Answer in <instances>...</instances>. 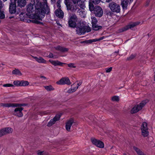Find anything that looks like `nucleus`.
I'll return each mask as SVG.
<instances>
[{
	"mask_svg": "<svg viewBox=\"0 0 155 155\" xmlns=\"http://www.w3.org/2000/svg\"><path fill=\"white\" fill-rule=\"evenodd\" d=\"M34 2L35 8V13L29 15V18L42 21V19L45 17V14L47 15L46 5L39 0H34Z\"/></svg>",
	"mask_w": 155,
	"mask_h": 155,
	"instance_id": "f257e3e1",
	"label": "nucleus"
},
{
	"mask_svg": "<svg viewBox=\"0 0 155 155\" xmlns=\"http://www.w3.org/2000/svg\"><path fill=\"white\" fill-rule=\"evenodd\" d=\"M89 10L96 17L100 18L103 16V10L100 6L98 5L94 6L92 3L89 2Z\"/></svg>",
	"mask_w": 155,
	"mask_h": 155,
	"instance_id": "f03ea898",
	"label": "nucleus"
},
{
	"mask_svg": "<svg viewBox=\"0 0 155 155\" xmlns=\"http://www.w3.org/2000/svg\"><path fill=\"white\" fill-rule=\"evenodd\" d=\"M17 0H10L9 12L10 15L9 17L10 19L15 18L17 15L19 14L20 11H16V2Z\"/></svg>",
	"mask_w": 155,
	"mask_h": 155,
	"instance_id": "7ed1b4c3",
	"label": "nucleus"
},
{
	"mask_svg": "<svg viewBox=\"0 0 155 155\" xmlns=\"http://www.w3.org/2000/svg\"><path fill=\"white\" fill-rule=\"evenodd\" d=\"M148 101H149L148 100H143L139 104L136 105L131 110V113L133 114L138 112L139 110H141L142 108Z\"/></svg>",
	"mask_w": 155,
	"mask_h": 155,
	"instance_id": "20e7f679",
	"label": "nucleus"
},
{
	"mask_svg": "<svg viewBox=\"0 0 155 155\" xmlns=\"http://www.w3.org/2000/svg\"><path fill=\"white\" fill-rule=\"evenodd\" d=\"M78 21V18L75 14L72 15L68 19V26L71 28H75L77 26V22Z\"/></svg>",
	"mask_w": 155,
	"mask_h": 155,
	"instance_id": "39448f33",
	"label": "nucleus"
},
{
	"mask_svg": "<svg viewBox=\"0 0 155 155\" xmlns=\"http://www.w3.org/2000/svg\"><path fill=\"white\" fill-rule=\"evenodd\" d=\"M64 3L68 11L70 10L72 12H75L78 8V3L74 4L69 1H64Z\"/></svg>",
	"mask_w": 155,
	"mask_h": 155,
	"instance_id": "423d86ee",
	"label": "nucleus"
},
{
	"mask_svg": "<svg viewBox=\"0 0 155 155\" xmlns=\"http://www.w3.org/2000/svg\"><path fill=\"white\" fill-rule=\"evenodd\" d=\"M75 28H76L77 33L79 35H84L86 32V26L84 23H82L81 24L80 22L79 24Z\"/></svg>",
	"mask_w": 155,
	"mask_h": 155,
	"instance_id": "0eeeda50",
	"label": "nucleus"
},
{
	"mask_svg": "<svg viewBox=\"0 0 155 155\" xmlns=\"http://www.w3.org/2000/svg\"><path fill=\"white\" fill-rule=\"evenodd\" d=\"M27 104H18V103H3L0 104V106L3 107H21L22 106H26Z\"/></svg>",
	"mask_w": 155,
	"mask_h": 155,
	"instance_id": "6e6552de",
	"label": "nucleus"
},
{
	"mask_svg": "<svg viewBox=\"0 0 155 155\" xmlns=\"http://www.w3.org/2000/svg\"><path fill=\"white\" fill-rule=\"evenodd\" d=\"M109 7L113 12L119 13L120 11V5L114 2H111L109 4Z\"/></svg>",
	"mask_w": 155,
	"mask_h": 155,
	"instance_id": "1a4fd4ad",
	"label": "nucleus"
},
{
	"mask_svg": "<svg viewBox=\"0 0 155 155\" xmlns=\"http://www.w3.org/2000/svg\"><path fill=\"white\" fill-rule=\"evenodd\" d=\"M140 23V22L137 21L126 25L120 29V32H123L128 30L129 29H131L135 26L139 25Z\"/></svg>",
	"mask_w": 155,
	"mask_h": 155,
	"instance_id": "9d476101",
	"label": "nucleus"
},
{
	"mask_svg": "<svg viewBox=\"0 0 155 155\" xmlns=\"http://www.w3.org/2000/svg\"><path fill=\"white\" fill-rule=\"evenodd\" d=\"M56 83L60 85L67 84L70 85L71 84L69 79L67 77L62 78L59 81H57Z\"/></svg>",
	"mask_w": 155,
	"mask_h": 155,
	"instance_id": "9b49d317",
	"label": "nucleus"
},
{
	"mask_svg": "<svg viewBox=\"0 0 155 155\" xmlns=\"http://www.w3.org/2000/svg\"><path fill=\"white\" fill-rule=\"evenodd\" d=\"M24 109L23 107H17L14 110L13 114L14 115L16 116L19 117H21L23 116V114L22 112Z\"/></svg>",
	"mask_w": 155,
	"mask_h": 155,
	"instance_id": "f8f14e48",
	"label": "nucleus"
},
{
	"mask_svg": "<svg viewBox=\"0 0 155 155\" xmlns=\"http://www.w3.org/2000/svg\"><path fill=\"white\" fill-rule=\"evenodd\" d=\"M91 139L92 143L97 147L99 148L104 147V143L103 142L95 138H91Z\"/></svg>",
	"mask_w": 155,
	"mask_h": 155,
	"instance_id": "ddd939ff",
	"label": "nucleus"
},
{
	"mask_svg": "<svg viewBox=\"0 0 155 155\" xmlns=\"http://www.w3.org/2000/svg\"><path fill=\"white\" fill-rule=\"evenodd\" d=\"M35 6L33 5V4L30 3L28 5L26 6V11L27 12V15L29 16V15L28 14H30L31 13L33 12L34 11H35V10L34 9Z\"/></svg>",
	"mask_w": 155,
	"mask_h": 155,
	"instance_id": "4468645a",
	"label": "nucleus"
},
{
	"mask_svg": "<svg viewBox=\"0 0 155 155\" xmlns=\"http://www.w3.org/2000/svg\"><path fill=\"white\" fill-rule=\"evenodd\" d=\"M104 38V36H102L98 39L96 38L93 39H90L88 40H85L82 41H81V43H85L87 44H91L93 42L100 41L102 40H103Z\"/></svg>",
	"mask_w": 155,
	"mask_h": 155,
	"instance_id": "2eb2a0df",
	"label": "nucleus"
},
{
	"mask_svg": "<svg viewBox=\"0 0 155 155\" xmlns=\"http://www.w3.org/2000/svg\"><path fill=\"white\" fill-rule=\"evenodd\" d=\"M55 15L59 18H63L64 17V12L61 8H58L55 12Z\"/></svg>",
	"mask_w": 155,
	"mask_h": 155,
	"instance_id": "dca6fc26",
	"label": "nucleus"
},
{
	"mask_svg": "<svg viewBox=\"0 0 155 155\" xmlns=\"http://www.w3.org/2000/svg\"><path fill=\"white\" fill-rule=\"evenodd\" d=\"M49 61L54 66H63V64H66L65 63L61 62L57 60L56 61H54L51 60H49Z\"/></svg>",
	"mask_w": 155,
	"mask_h": 155,
	"instance_id": "f3484780",
	"label": "nucleus"
},
{
	"mask_svg": "<svg viewBox=\"0 0 155 155\" xmlns=\"http://www.w3.org/2000/svg\"><path fill=\"white\" fill-rule=\"evenodd\" d=\"M74 123L73 120L72 119L69 120L66 123V129L68 131L70 130V128L73 123Z\"/></svg>",
	"mask_w": 155,
	"mask_h": 155,
	"instance_id": "a211bd4d",
	"label": "nucleus"
},
{
	"mask_svg": "<svg viewBox=\"0 0 155 155\" xmlns=\"http://www.w3.org/2000/svg\"><path fill=\"white\" fill-rule=\"evenodd\" d=\"M4 135L7 134L11 133L12 131V129L11 127H6L2 129Z\"/></svg>",
	"mask_w": 155,
	"mask_h": 155,
	"instance_id": "6ab92c4d",
	"label": "nucleus"
},
{
	"mask_svg": "<svg viewBox=\"0 0 155 155\" xmlns=\"http://www.w3.org/2000/svg\"><path fill=\"white\" fill-rule=\"evenodd\" d=\"M26 0H17V6L21 8L24 7L26 5Z\"/></svg>",
	"mask_w": 155,
	"mask_h": 155,
	"instance_id": "aec40b11",
	"label": "nucleus"
},
{
	"mask_svg": "<svg viewBox=\"0 0 155 155\" xmlns=\"http://www.w3.org/2000/svg\"><path fill=\"white\" fill-rule=\"evenodd\" d=\"M56 50L57 51H59L62 52H66L68 50V49L67 48H64L58 46L55 48Z\"/></svg>",
	"mask_w": 155,
	"mask_h": 155,
	"instance_id": "412c9836",
	"label": "nucleus"
},
{
	"mask_svg": "<svg viewBox=\"0 0 155 155\" xmlns=\"http://www.w3.org/2000/svg\"><path fill=\"white\" fill-rule=\"evenodd\" d=\"M2 3L1 0H0V19H3L5 18V15L4 11H2L1 9L3 8Z\"/></svg>",
	"mask_w": 155,
	"mask_h": 155,
	"instance_id": "4be33fe9",
	"label": "nucleus"
},
{
	"mask_svg": "<svg viewBox=\"0 0 155 155\" xmlns=\"http://www.w3.org/2000/svg\"><path fill=\"white\" fill-rule=\"evenodd\" d=\"M12 74L16 75L21 76L22 75V74L21 72L18 69H15L13 70L12 72Z\"/></svg>",
	"mask_w": 155,
	"mask_h": 155,
	"instance_id": "5701e85b",
	"label": "nucleus"
},
{
	"mask_svg": "<svg viewBox=\"0 0 155 155\" xmlns=\"http://www.w3.org/2000/svg\"><path fill=\"white\" fill-rule=\"evenodd\" d=\"M43 2L44 3V5H46L47 10L46 11L47 12L46 13L47 15L49 14L50 13V8L48 5L47 0H43V2Z\"/></svg>",
	"mask_w": 155,
	"mask_h": 155,
	"instance_id": "b1692460",
	"label": "nucleus"
},
{
	"mask_svg": "<svg viewBox=\"0 0 155 155\" xmlns=\"http://www.w3.org/2000/svg\"><path fill=\"white\" fill-rule=\"evenodd\" d=\"M34 58L35 59L36 61L39 63H46V61L43 58L39 57L38 58L37 57H35Z\"/></svg>",
	"mask_w": 155,
	"mask_h": 155,
	"instance_id": "393cba45",
	"label": "nucleus"
},
{
	"mask_svg": "<svg viewBox=\"0 0 155 155\" xmlns=\"http://www.w3.org/2000/svg\"><path fill=\"white\" fill-rule=\"evenodd\" d=\"M93 29L95 31H97L100 29H101L102 28V27L101 26H99L97 25H92Z\"/></svg>",
	"mask_w": 155,
	"mask_h": 155,
	"instance_id": "a878e982",
	"label": "nucleus"
},
{
	"mask_svg": "<svg viewBox=\"0 0 155 155\" xmlns=\"http://www.w3.org/2000/svg\"><path fill=\"white\" fill-rule=\"evenodd\" d=\"M142 134L144 137H147L149 135V132L147 129H143L141 130Z\"/></svg>",
	"mask_w": 155,
	"mask_h": 155,
	"instance_id": "bb28decb",
	"label": "nucleus"
},
{
	"mask_svg": "<svg viewBox=\"0 0 155 155\" xmlns=\"http://www.w3.org/2000/svg\"><path fill=\"white\" fill-rule=\"evenodd\" d=\"M61 114H57L53 118V120H54L55 122L58 121L60 119L61 117Z\"/></svg>",
	"mask_w": 155,
	"mask_h": 155,
	"instance_id": "cd10ccee",
	"label": "nucleus"
},
{
	"mask_svg": "<svg viewBox=\"0 0 155 155\" xmlns=\"http://www.w3.org/2000/svg\"><path fill=\"white\" fill-rule=\"evenodd\" d=\"M148 129L147 123L145 122H143L141 127V130L143 129Z\"/></svg>",
	"mask_w": 155,
	"mask_h": 155,
	"instance_id": "c85d7f7f",
	"label": "nucleus"
},
{
	"mask_svg": "<svg viewBox=\"0 0 155 155\" xmlns=\"http://www.w3.org/2000/svg\"><path fill=\"white\" fill-rule=\"evenodd\" d=\"M21 86H26L29 84V82L27 81L22 80L21 81Z\"/></svg>",
	"mask_w": 155,
	"mask_h": 155,
	"instance_id": "c756f323",
	"label": "nucleus"
},
{
	"mask_svg": "<svg viewBox=\"0 0 155 155\" xmlns=\"http://www.w3.org/2000/svg\"><path fill=\"white\" fill-rule=\"evenodd\" d=\"M78 88V86L75 87L73 88H71L67 92L70 94L74 92Z\"/></svg>",
	"mask_w": 155,
	"mask_h": 155,
	"instance_id": "7c9ffc66",
	"label": "nucleus"
},
{
	"mask_svg": "<svg viewBox=\"0 0 155 155\" xmlns=\"http://www.w3.org/2000/svg\"><path fill=\"white\" fill-rule=\"evenodd\" d=\"M45 87L48 91H50L54 90V88H53L51 85L45 86Z\"/></svg>",
	"mask_w": 155,
	"mask_h": 155,
	"instance_id": "2f4dec72",
	"label": "nucleus"
},
{
	"mask_svg": "<svg viewBox=\"0 0 155 155\" xmlns=\"http://www.w3.org/2000/svg\"><path fill=\"white\" fill-rule=\"evenodd\" d=\"M92 18V21H91V24L92 25H95L97 24V20L96 17H93V18Z\"/></svg>",
	"mask_w": 155,
	"mask_h": 155,
	"instance_id": "473e14b6",
	"label": "nucleus"
},
{
	"mask_svg": "<svg viewBox=\"0 0 155 155\" xmlns=\"http://www.w3.org/2000/svg\"><path fill=\"white\" fill-rule=\"evenodd\" d=\"M122 7L123 9H127V1H125L124 2V1L122 3Z\"/></svg>",
	"mask_w": 155,
	"mask_h": 155,
	"instance_id": "72a5a7b5",
	"label": "nucleus"
},
{
	"mask_svg": "<svg viewBox=\"0 0 155 155\" xmlns=\"http://www.w3.org/2000/svg\"><path fill=\"white\" fill-rule=\"evenodd\" d=\"M55 122L53 120V119H51L50 121L47 124L48 127H50L52 125L54 124Z\"/></svg>",
	"mask_w": 155,
	"mask_h": 155,
	"instance_id": "f704fd0d",
	"label": "nucleus"
},
{
	"mask_svg": "<svg viewBox=\"0 0 155 155\" xmlns=\"http://www.w3.org/2000/svg\"><path fill=\"white\" fill-rule=\"evenodd\" d=\"M14 84L17 86H21V81L18 80L15 81L13 82Z\"/></svg>",
	"mask_w": 155,
	"mask_h": 155,
	"instance_id": "c9c22d12",
	"label": "nucleus"
},
{
	"mask_svg": "<svg viewBox=\"0 0 155 155\" xmlns=\"http://www.w3.org/2000/svg\"><path fill=\"white\" fill-rule=\"evenodd\" d=\"M111 99L113 101H118L119 100V98L118 96H114L112 97Z\"/></svg>",
	"mask_w": 155,
	"mask_h": 155,
	"instance_id": "e433bc0d",
	"label": "nucleus"
},
{
	"mask_svg": "<svg viewBox=\"0 0 155 155\" xmlns=\"http://www.w3.org/2000/svg\"><path fill=\"white\" fill-rule=\"evenodd\" d=\"M112 11H109V10H107L105 12V13H106V15H109L110 16H112L114 14Z\"/></svg>",
	"mask_w": 155,
	"mask_h": 155,
	"instance_id": "4c0bfd02",
	"label": "nucleus"
},
{
	"mask_svg": "<svg viewBox=\"0 0 155 155\" xmlns=\"http://www.w3.org/2000/svg\"><path fill=\"white\" fill-rule=\"evenodd\" d=\"M34 19H35L33 20V23L37 24H41L42 25H43V23L42 22H41L38 21L36 20V19H37L34 18Z\"/></svg>",
	"mask_w": 155,
	"mask_h": 155,
	"instance_id": "58836bf2",
	"label": "nucleus"
},
{
	"mask_svg": "<svg viewBox=\"0 0 155 155\" xmlns=\"http://www.w3.org/2000/svg\"><path fill=\"white\" fill-rule=\"evenodd\" d=\"M101 0H90L91 2L94 3L95 4H98L101 2Z\"/></svg>",
	"mask_w": 155,
	"mask_h": 155,
	"instance_id": "ea45409f",
	"label": "nucleus"
},
{
	"mask_svg": "<svg viewBox=\"0 0 155 155\" xmlns=\"http://www.w3.org/2000/svg\"><path fill=\"white\" fill-rule=\"evenodd\" d=\"M62 1V0H58L56 3L57 6L58 8H61V3Z\"/></svg>",
	"mask_w": 155,
	"mask_h": 155,
	"instance_id": "a19ab883",
	"label": "nucleus"
},
{
	"mask_svg": "<svg viewBox=\"0 0 155 155\" xmlns=\"http://www.w3.org/2000/svg\"><path fill=\"white\" fill-rule=\"evenodd\" d=\"M3 86L4 87H14V85L10 84H7L3 85Z\"/></svg>",
	"mask_w": 155,
	"mask_h": 155,
	"instance_id": "79ce46f5",
	"label": "nucleus"
},
{
	"mask_svg": "<svg viewBox=\"0 0 155 155\" xmlns=\"http://www.w3.org/2000/svg\"><path fill=\"white\" fill-rule=\"evenodd\" d=\"M133 149L137 153L141 151V150L139 148L135 146L133 147Z\"/></svg>",
	"mask_w": 155,
	"mask_h": 155,
	"instance_id": "37998d69",
	"label": "nucleus"
},
{
	"mask_svg": "<svg viewBox=\"0 0 155 155\" xmlns=\"http://www.w3.org/2000/svg\"><path fill=\"white\" fill-rule=\"evenodd\" d=\"M135 57V56L132 54L129 57L127 58V60H130L134 58Z\"/></svg>",
	"mask_w": 155,
	"mask_h": 155,
	"instance_id": "c03bdc74",
	"label": "nucleus"
},
{
	"mask_svg": "<svg viewBox=\"0 0 155 155\" xmlns=\"http://www.w3.org/2000/svg\"><path fill=\"white\" fill-rule=\"evenodd\" d=\"M68 66L70 68H75L76 67V66H74V64L73 63H70L68 64Z\"/></svg>",
	"mask_w": 155,
	"mask_h": 155,
	"instance_id": "a18cd8bd",
	"label": "nucleus"
},
{
	"mask_svg": "<svg viewBox=\"0 0 155 155\" xmlns=\"http://www.w3.org/2000/svg\"><path fill=\"white\" fill-rule=\"evenodd\" d=\"M91 29L88 26H86V31L87 32H89L91 31Z\"/></svg>",
	"mask_w": 155,
	"mask_h": 155,
	"instance_id": "49530a36",
	"label": "nucleus"
},
{
	"mask_svg": "<svg viewBox=\"0 0 155 155\" xmlns=\"http://www.w3.org/2000/svg\"><path fill=\"white\" fill-rule=\"evenodd\" d=\"M112 68V67H110L109 68L106 69V72L107 73L110 72L111 71Z\"/></svg>",
	"mask_w": 155,
	"mask_h": 155,
	"instance_id": "de8ad7c7",
	"label": "nucleus"
},
{
	"mask_svg": "<svg viewBox=\"0 0 155 155\" xmlns=\"http://www.w3.org/2000/svg\"><path fill=\"white\" fill-rule=\"evenodd\" d=\"M118 124H120L121 127H123L124 126V124L123 122L121 121H119L118 122Z\"/></svg>",
	"mask_w": 155,
	"mask_h": 155,
	"instance_id": "09e8293b",
	"label": "nucleus"
},
{
	"mask_svg": "<svg viewBox=\"0 0 155 155\" xmlns=\"http://www.w3.org/2000/svg\"><path fill=\"white\" fill-rule=\"evenodd\" d=\"M4 136V134L2 132V130L1 129L0 130V137H2V136Z\"/></svg>",
	"mask_w": 155,
	"mask_h": 155,
	"instance_id": "8fccbe9b",
	"label": "nucleus"
},
{
	"mask_svg": "<svg viewBox=\"0 0 155 155\" xmlns=\"http://www.w3.org/2000/svg\"><path fill=\"white\" fill-rule=\"evenodd\" d=\"M48 57L50 58H53V54L51 53H50Z\"/></svg>",
	"mask_w": 155,
	"mask_h": 155,
	"instance_id": "3c124183",
	"label": "nucleus"
},
{
	"mask_svg": "<svg viewBox=\"0 0 155 155\" xmlns=\"http://www.w3.org/2000/svg\"><path fill=\"white\" fill-rule=\"evenodd\" d=\"M44 151L39 152L38 153V155H43Z\"/></svg>",
	"mask_w": 155,
	"mask_h": 155,
	"instance_id": "603ef678",
	"label": "nucleus"
},
{
	"mask_svg": "<svg viewBox=\"0 0 155 155\" xmlns=\"http://www.w3.org/2000/svg\"><path fill=\"white\" fill-rule=\"evenodd\" d=\"M137 154L138 155H144V153L141 151Z\"/></svg>",
	"mask_w": 155,
	"mask_h": 155,
	"instance_id": "864d4df0",
	"label": "nucleus"
},
{
	"mask_svg": "<svg viewBox=\"0 0 155 155\" xmlns=\"http://www.w3.org/2000/svg\"><path fill=\"white\" fill-rule=\"evenodd\" d=\"M56 2V0H51V3L53 4H55Z\"/></svg>",
	"mask_w": 155,
	"mask_h": 155,
	"instance_id": "5fc2aeb1",
	"label": "nucleus"
},
{
	"mask_svg": "<svg viewBox=\"0 0 155 155\" xmlns=\"http://www.w3.org/2000/svg\"><path fill=\"white\" fill-rule=\"evenodd\" d=\"M150 2V0H147L146 1V5L147 6L149 4V3Z\"/></svg>",
	"mask_w": 155,
	"mask_h": 155,
	"instance_id": "6e6d98bb",
	"label": "nucleus"
},
{
	"mask_svg": "<svg viewBox=\"0 0 155 155\" xmlns=\"http://www.w3.org/2000/svg\"><path fill=\"white\" fill-rule=\"evenodd\" d=\"M24 13H23V12H21V13L20 14H19V16H20V18L21 17V15H22Z\"/></svg>",
	"mask_w": 155,
	"mask_h": 155,
	"instance_id": "4d7b16f0",
	"label": "nucleus"
},
{
	"mask_svg": "<svg viewBox=\"0 0 155 155\" xmlns=\"http://www.w3.org/2000/svg\"><path fill=\"white\" fill-rule=\"evenodd\" d=\"M40 77L41 78H44L45 79H46V77H45L44 76H41Z\"/></svg>",
	"mask_w": 155,
	"mask_h": 155,
	"instance_id": "13d9d810",
	"label": "nucleus"
},
{
	"mask_svg": "<svg viewBox=\"0 0 155 155\" xmlns=\"http://www.w3.org/2000/svg\"><path fill=\"white\" fill-rule=\"evenodd\" d=\"M32 21H33V20H28V22H32Z\"/></svg>",
	"mask_w": 155,
	"mask_h": 155,
	"instance_id": "bf43d9fd",
	"label": "nucleus"
},
{
	"mask_svg": "<svg viewBox=\"0 0 155 155\" xmlns=\"http://www.w3.org/2000/svg\"><path fill=\"white\" fill-rule=\"evenodd\" d=\"M112 0H106V2H109L111 1Z\"/></svg>",
	"mask_w": 155,
	"mask_h": 155,
	"instance_id": "052dcab7",
	"label": "nucleus"
},
{
	"mask_svg": "<svg viewBox=\"0 0 155 155\" xmlns=\"http://www.w3.org/2000/svg\"><path fill=\"white\" fill-rule=\"evenodd\" d=\"M81 83H78L77 84V85H78V86H80V85H81Z\"/></svg>",
	"mask_w": 155,
	"mask_h": 155,
	"instance_id": "680f3d73",
	"label": "nucleus"
},
{
	"mask_svg": "<svg viewBox=\"0 0 155 155\" xmlns=\"http://www.w3.org/2000/svg\"><path fill=\"white\" fill-rule=\"evenodd\" d=\"M139 73H140V72H139L138 73H136V75H139Z\"/></svg>",
	"mask_w": 155,
	"mask_h": 155,
	"instance_id": "e2e57ef3",
	"label": "nucleus"
},
{
	"mask_svg": "<svg viewBox=\"0 0 155 155\" xmlns=\"http://www.w3.org/2000/svg\"><path fill=\"white\" fill-rule=\"evenodd\" d=\"M46 111H45L44 112V114H47L48 113H47V112H46Z\"/></svg>",
	"mask_w": 155,
	"mask_h": 155,
	"instance_id": "0e129e2a",
	"label": "nucleus"
},
{
	"mask_svg": "<svg viewBox=\"0 0 155 155\" xmlns=\"http://www.w3.org/2000/svg\"><path fill=\"white\" fill-rule=\"evenodd\" d=\"M147 35H148V37L150 36V34H148Z\"/></svg>",
	"mask_w": 155,
	"mask_h": 155,
	"instance_id": "69168bd1",
	"label": "nucleus"
},
{
	"mask_svg": "<svg viewBox=\"0 0 155 155\" xmlns=\"http://www.w3.org/2000/svg\"><path fill=\"white\" fill-rule=\"evenodd\" d=\"M7 0H3V1L4 2H5Z\"/></svg>",
	"mask_w": 155,
	"mask_h": 155,
	"instance_id": "338daca9",
	"label": "nucleus"
},
{
	"mask_svg": "<svg viewBox=\"0 0 155 155\" xmlns=\"http://www.w3.org/2000/svg\"><path fill=\"white\" fill-rule=\"evenodd\" d=\"M123 155H126V154L125 153H124Z\"/></svg>",
	"mask_w": 155,
	"mask_h": 155,
	"instance_id": "774afa93",
	"label": "nucleus"
}]
</instances>
